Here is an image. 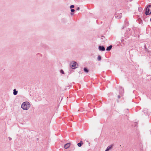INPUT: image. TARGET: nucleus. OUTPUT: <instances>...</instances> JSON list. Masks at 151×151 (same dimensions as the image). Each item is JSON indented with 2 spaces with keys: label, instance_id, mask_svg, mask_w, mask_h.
<instances>
[{
  "label": "nucleus",
  "instance_id": "dca6fc26",
  "mask_svg": "<svg viewBox=\"0 0 151 151\" xmlns=\"http://www.w3.org/2000/svg\"><path fill=\"white\" fill-rule=\"evenodd\" d=\"M80 9V8L79 7H78L77 9H76L77 10H79Z\"/></svg>",
  "mask_w": 151,
  "mask_h": 151
},
{
  "label": "nucleus",
  "instance_id": "f03ea898",
  "mask_svg": "<svg viewBox=\"0 0 151 151\" xmlns=\"http://www.w3.org/2000/svg\"><path fill=\"white\" fill-rule=\"evenodd\" d=\"M151 13V6L148 5L145 10V14L146 15H149Z\"/></svg>",
  "mask_w": 151,
  "mask_h": 151
},
{
  "label": "nucleus",
  "instance_id": "6ab92c4d",
  "mask_svg": "<svg viewBox=\"0 0 151 151\" xmlns=\"http://www.w3.org/2000/svg\"><path fill=\"white\" fill-rule=\"evenodd\" d=\"M73 13H71V15H73Z\"/></svg>",
  "mask_w": 151,
  "mask_h": 151
},
{
  "label": "nucleus",
  "instance_id": "f3484780",
  "mask_svg": "<svg viewBox=\"0 0 151 151\" xmlns=\"http://www.w3.org/2000/svg\"><path fill=\"white\" fill-rule=\"evenodd\" d=\"M120 96L119 95V96H118V98H120Z\"/></svg>",
  "mask_w": 151,
  "mask_h": 151
},
{
  "label": "nucleus",
  "instance_id": "0eeeda50",
  "mask_svg": "<svg viewBox=\"0 0 151 151\" xmlns=\"http://www.w3.org/2000/svg\"><path fill=\"white\" fill-rule=\"evenodd\" d=\"M112 46L111 45H110L109 46L107 47L106 49V50L107 51H110L111 50L112 48Z\"/></svg>",
  "mask_w": 151,
  "mask_h": 151
},
{
  "label": "nucleus",
  "instance_id": "f257e3e1",
  "mask_svg": "<svg viewBox=\"0 0 151 151\" xmlns=\"http://www.w3.org/2000/svg\"><path fill=\"white\" fill-rule=\"evenodd\" d=\"M31 106L30 103L27 101L24 102L21 105V108L24 110H27Z\"/></svg>",
  "mask_w": 151,
  "mask_h": 151
},
{
  "label": "nucleus",
  "instance_id": "9d476101",
  "mask_svg": "<svg viewBox=\"0 0 151 151\" xmlns=\"http://www.w3.org/2000/svg\"><path fill=\"white\" fill-rule=\"evenodd\" d=\"M84 71L86 73H88V70L86 68H84Z\"/></svg>",
  "mask_w": 151,
  "mask_h": 151
},
{
  "label": "nucleus",
  "instance_id": "f8f14e48",
  "mask_svg": "<svg viewBox=\"0 0 151 151\" xmlns=\"http://www.w3.org/2000/svg\"><path fill=\"white\" fill-rule=\"evenodd\" d=\"M74 6L73 5H71L70 6V9L73 8H74Z\"/></svg>",
  "mask_w": 151,
  "mask_h": 151
},
{
  "label": "nucleus",
  "instance_id": "1a4fd4ad",
  "mask_svg": "<svg viewBox=\"0 0 151 151\" xmlns=\"http://www.w3.org/2000/svg\"><path fill=\"white\" fill-rule=\"evenodd\" d=\"M18 93V91H16L15 89H14L13 90V94L14 95H16Z\"/></svg>",
  "mask_w": 151,
  "mask_h": 151
},
{
  "label": "nucleus",
  "instance_id": "6e6552de",
  "mask_svg": "<svg viewBox=\"0 0 151 151\" xmlns=\"http://www.w3.org/2000/svg\"><path fill=\"white\" fill-rule=\"evenodd\" d=\"M83 144V141H81L79 143H78L77 144L78 146L79 147H80Z\"/></svg>",
  "mask_w": 151,
  "mask_h": 151
},
{
  "label": "nucleus",
  "instance_id": "2eb2a0df",
  "mask_svg": "<svg viewBox=\"0 0 151 151\" xmlns=\"http://www.w3.org/2000/svg\"><path fill=\"white\" fill-rule=\"evenodd\" d=\"M8 138H9V140L10 141L12 139V138L10 137H8Z\"/></svg>",
  "mask_w": 151,
  "mask_h": 151
},
{
  "label": "nucleus",
  "instance_id": "39448f33",
  "mask_svg": "<svg viewBox=\"0 0 151 151\" xmlns=\"http://www.w3.org/2000/svg\"><path fill=\"white\" fill-rule=\"evenodd\" d=\"M113 145H111L108 146L105 151H109L110 149H111L113 147Z\"/></svg>",
  "mask_w": 151,
  "mask_h": 151
},
{
  "label": "nucleus",
  "instance_id": "20e7f679",
  "mask_svg": "<svg viewBox=\"0 0 151 151\" xmlns=\"http://www.w3.org/2000/svg\"><path fill=\"white\" fill-rule=\"evenodd\" d=\"M99 49L100 51H104L105 50V48L103 46H99Z\"/></svg>",
  "mask_w": 151,
  "mask_h": 151
},
{
  "label": "nucleus",
  "instance_id": "423d86ee",
  "mask_svg": "<svg viewBox=\"0 0 151 151\" xmlns=\"http://www.w3.org/2000/svg\"><path fill=\"white\" fill-rule=\"evenodd\" d=\"M70 143H68L65 144V145L64 146V148L65 149H66L68 148V147H69L70 146Z\"/></svg>",
  "mask_w": 151,
  "mask_h": 151
},
{
  "label": "nucleus",
  "instance_id": "a211bd4d",
  "mask_svg": "<svg viewBox=\"0 0 151 151\" xmlns=\"http://www.w3.org/2000/svg\"><path fill=\"white\" fill-rule=\"evenodd\" d=\"M140 9H141V10H142V9L141 8H139V10H140Z\"/></svg>",
  "mask_w": 151,
  "mask_h": 151
},
{
  "label": "nucleus",
  "instance_id": "4468645a",
  "mask_svg": "<svg viewBox=\"0 0 151 151\" xmlns=\"http://www.w3.org/2000/svg\"><path fill=\"white\" fill-rule=\"evenodd\" d=\"M60 72L61 73H64V71H63V70H60Z\"/></svg>",
  "mask_w": 151,
  "mask_h": 151
},
{
  "label": "nucleus",
  "instance_id": "aec40b11",
  "mask_svg": "<svg viewBox=\"0 0 151 151\" xmlns=\"http://www.w3.org/2000/svg\"><path fill=\"white\" fill-rule=\"evenodd\" d=\"M150 21L151 22V18H150Z\"/></svg>",
  "mask_w": 151,
  "mask_h": 151
},
{
  "label": "nucleus",
  "instance_id": "9b49d317",
  "mask_svg": "<svg viewBox=\"0 0 151 151\" xmlns=\"http://www.w3.org/2000/svg\"><path fill=\"white\" fill-rule=\"evenodd\" d=\"M101 60V58L100 55H99L98 56V61H100Z\"/></svg>",
  "mask_w": 151,
  "mask_h": 151
},
{
  "label": "nucleus",
  "instance_id": "7ed1b4c3",
  "mask_svg": "<svg viewBox=\"0 0 151 151\" xmlns=\"http://www.w3.org/2000/svg\"><path fill=\"white\" fill-rule=\"evenodd\" d=\"M78 66V65L77 63L76 62L74 61L72 65H71V67L72 69H74L76 68Z\"/></svg>",
  "mask_w": 151,
  "mask_h": 151
},
{
  "label": "nucleus",
  "instance_id": "ddd939ff",
  "mask_svg": "<svg viewBox=\"0 0 151 151\" xmlns=\"http://www.w3.org/2000/svg\"><path fill=\"white\" fill-rule=\"evenodd\" d=\"M75 11V10L74 9H71V12H73Z\"/></svg>",
  "mask_w": 151,
  "mask_h": 151
}]
</instances>
